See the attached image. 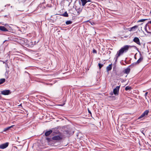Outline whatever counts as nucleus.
<instances>
[{
	"label": "nucleus",
	"mask_w": 151,
	"mask_h": 151,
	"mask_svg": "<svg viewBox=\"0 0 151 151\" xmlns=\"http://www.w3.org/2000/svg\"><path fill=\"white\" fill-rule=\"evenodd\" d=\"M130 46L128 45H126L124 46L117 51L116 55H115L114 59L115 61H116L118 58L120 56L123 55L124 53H126L128 50Z\"/></svg>",
	"instance_id": "nucleus-1"
},
{
	"label": "nucleus",
	"mask_w": 151,
	"mask_h": 151,
	"mask_svg": "<svg viewBox=\"0 0 151 151\" xmlns=\"http://www.w3.org/2000/svg\"><path fill=\"white\" fill-rule=\"evenodd\" d=\"M149 110H146L138 118V119H142V120L145 118V117L147 116L148 115L149 112Z\"/></svg>",
	"instance_id": "nucleus-2"
},
{
	"label": "nucleus",
	"mask_w": 151,
	"mask_h": 151,
	"mask_svg": "<svg viewBox=\"0 0 151 151\" xmlns=\"http://www.w3.org/2000/svg\"><path fill=\"white\" fill-rule=\"evenodd\" d=\"M62 138V136L60 134L59 135L53 137L52 139L55 140H61Z\"/></svg>",
	"instance_id": "nucleus-3"
},
{
	"label": "nucleus",
	"mask_w": 151,
	"mask_h": 151,
	"mask_svg": "<svg viewBox=\"0 0 151 151\" xmlns=\"http://www.w3.org/2000/svg\"><path fill=\"white\" fill-rule=\"evenodd\" d=\"M120 87V85L117 86L113 90V93L115 95H118Z\"/></svg>",
	"instance_id": "nucleus-4"
},
{
	"label": "nucleus",
	"mask_w": 151,
	"mask_h": 151,
	"mask_svg": "<svg viewBox=\"0 0 151 151\" xmlns=\"http://www.w3.org/2000/svg\"><path fill=\"white\" fill-rule=\"evenodd\" d=\"M133 41L137 44L141 45V43L140 42L139 39L138 37H135L133 40Z\"/></svg>",
	"instance_id": "nucleus-5"
},
{
	"label": "nucleus",
	"mask_w": 151,
	"mask_h": 151,
	"mask_svg": "<svg viewBox=\"0 0 151 151\" xmlns=\"http://www.w3.org/2000/svg\"><path fill=\"white\" fill-rule=\"evenodd\" d=\"M1 93L4 95H8L10 93L9 90H5L1 91Z\"/></svg>",
	"instance_id": "nucleus-6"
},
{
	"label": "nucleus",
	"mask_w": 151,
	"mask_h": 151,
	"mask_svg": "<svg viewBox=\"0 0 151 151\" xmlns=\"http://www.w3.org/2000/svg\"><path fill=\"white\" fill-rule=\"evenodd\" d=\"M8 143H6L0 145V149H4L8 147Z\"/></svg>",
	"instance_id": "nucleus-7"
},
{
	"label": "nucleus",
	"mask_w": 151,
	"mask_h": 151,
	"mask_svg": "<svg viewBox=\"0 0 151 151\" xmlns=\"http://www.w3.org/2000/svg\"><path fill=\"white\" fill-rule=\"evenodd\" d=\"M143 59V57L141 55H140V57L139 59L137 60V62L135 63L136 64H139L141 62Z\"/></svg>",
	"instance_id": "nucleus-8"
},
{
	"label": "nucleus",
	"mask_w": 151,
	"mask_h": 151,
	"mask_svg": "<svg viewBox=\"0 0 151 151\" xmlns=\"http://www.w3.org/2000/svg\"><path fill=\"white\" fill-rule=\"evenodd\" d=\"M0 30L4 32L8 31V30L6 28L2 26H0Z\"/></svg>",
	"instance_id": "nucleus-9"
},
{
	"label": "nucleus",
	"mask_w": 151,
	"mask_h": 151,
	"mask_svg": "<svg viewBox=\"0 0 151 151\" xmlns=\"http://www.w3.org/2000/svg\"><path fill=\"white\" fill-rule=\"evenodd\" d=\"M130 68L129 67H128L127 68L125 69L124 71V72L127 74H128L130 71Z\"/></svg>",
	"instance_id": "nucleus-10"
},
{
	"label": "nucleus",
	"mask_w": 151,
	"mask_h": 151,
	"mask_svg": "<svg viewBox=\"0 0 151 151\" xmlns=\"http://www.w3.org/2000/svg\"><path fill=\"white\" fill-rule=\"evenodd\" d=\"M52 132V131L51 130L47 131L45 133V135L46 136H48Z\"/></svg>",
	"instance_id": "nucleus-11"
},
{
	"label": "nucleus",
	"mask_w": 151,
	"mask_h": 151,
	"mask_svg": "<svg viewBox=\"0 0 151 151\" xmlns=\"http://www.w3.org/2000/svg\"><path fill=\"white\" fill-rule=\"evenodd\" d=\"M112 68L111 64H110L106 68V70L107 71L110 70Z\"/></svg>",
	"instance_id": "nucleus-12"
},
{
	"label": "nucleus",
	"mask_w": 151,
	"mask_h": 151,
	"mask_svg": "<svg viewBox=\"0 0 151 151\" xmlns=\"http://www.w3.org/2000/svg\"><path fill=\"white\" fill-rule=\"evenodd\" d=\"M14 126V125L10 127H7L6 128L4 129V131L5 132L6 131H7L10 128H12Z\"/></svg>",
	"instance_id": "nucleus-13"
},
{
	"label": "nucleus",
	"mask_w": 151,
	"mask_h": 151,
	"mask_svg": "<svg viewBox=\"0 0 151 151\" xmlns=\"http://www.w3.org/2000/svg\"><path fill=\"white\" fill-rule=\"evenodd\" d=\"M82 3V5L83 6H84L85 5V4L87 2L86 0H81Z\"/></svg>",
	"instance_id": "nucleus-14"
},
{
	"label": "nucleus",
	"mask_w": 151,
	"mask_h": 151,
	"mask_svg": "<svg viewBox=\"0 0 151 151\" xmlns=\"http://www.w3.org/2000/svg\"><path fill=\"white\" fill-rule=\"evenodd\" d=\"M132 88L130 86H127L125 87V90L126 91H128L131 90Z\"/></svg>",
	"instance_id": "nucleus-15"
},
{
	"label": "nucleus",
	"mask_w": 151,
	"mask_h": 151,
	"mask_svg": "<svg viewBox=\"0 0 151 151\" xmlns=\"http://www.w3.org/2000/svg\"><path fill=\"white\" fill-rule=\"evenodd\" d=\"M5 81V78H2L0 79V84H1Z\"/></svg>",
	"instance_id": "nucleus-16"
},
{
	"label": "nucleus",
	"mask_w": 151,
	"mask_h": 151,
	"mask_svg": "<svg viewBox=\"0 0 151 151\" xmlns=\"http://www.w3.org/2000/svg\"><path fill=\"white\" fill-rule=\"evenodd\" d=\"M72 23V22L71 21L69 20L66 21L65 22V24L67 25H69L71 24Z\"/></svg>",
	"instance_id": "nucleus-17"
},
{
	"label": "nucleus",
	"mask_w": 151,
	"mask_h": 151,
	"mask_svg": "<svg viewBox=\"0 0 151 151\" xmlns=\"http://www.w3.org/2000/svg\"><path fill=\"white\" fill-rule=\"evenodd\" d=\"M148 23H149L151 24V21H149ZM145 30L146 31V32L147 33H150L151 34V29H150V31H148L147 30V28H145Z\"/></svg>",
	"instance_id": "nucleus-18"
},
{
	"label": "nucleus",
	"mask_w": 151,
	"mask_h": 151,
	"mask_svg": "<svg viewBox=\"0 0 151 151\" xmlns=\"http://www.w3.org/2000/svg\"><path fill=\"white\" fill-rule=\"evenodd\" d=\"M62 15L65 17H68V14L66 12H65V13L63 14Z\"/></svg>",
	"instance_id": "nucleus-19"
},
{
	"label": "nucleus",
	"mask_w": 151,
	"mask_h": 151,
	"mask_svg": "<svg viewBox=\"0 0 151 151\" xmlns=\"http://www.w3.org/2000/svg\"><path fill=\"white\" fill-rule=\"evenodd\" d=\"M147 20V19H140V20H139L138 21V22H144V21H145V20Z\"/></svg>",
	"instance_id": "nucleus-20"
},
{
	"label": "nucleus",
	"mask_w": 151,
	"mask_h": 151,
	"mask_svg": "<svg viewBox=\"0 0 151 151\" xmlns=\"http://www.w3.org/2000/svg\"><path fill=\"white\" fill-rule=\"evenodd\" d=\"M98 65H99V68L100 69L103 66V64H101V63H99Z\"/></svg>",
	"instance_id": "nucleus-21"
},
{
	"label": "nucleus",
	"mask_w": 151,
	"mask_h": 151,
	"mask_svg": "<svg viewBox=\"0 0 151 151\" xmlns=\"http://www.w3.org/2000/svg\"><path fill=\"white\" fill-rule=\"evenodd\" d=\"M46 139L48 141L50 142L51 141V139L49 137H46Z\"/></svg>",
	"instance_id": "nucleus-22"
},
{
	"label": "nucleus",
	"mask_w": 151,
	"mask_h": 151,
	"mask_svg": "<svg viewBox=\"0 0 151 151\" xmlns=\"http://www.w3.org/2000/svg\"><path fill=\"white\" fill-rule=\"evenodd\" d=\"M137 26H135L134 27H132L131 28V30H132L133 29H134V28H137Z\"/></svg>",
	"instance_id": "nucleus-23"
},
{
	"label": "nucleus",
	"mask_w": 151,
	"mask_h": 151,
	"mask_svg": "<svg viewBox=\"0 0 151 151\" xmlns=\"http://www.w3.org/2000/svg\"><path fill=\"white\" fill-rule=\"evenodd\" d=\"M93 53H96L97 52V51H96L95 50V49H93Z\"/></svg>",
	"instance_id": "nucleus-24"
},
{
	"label": "nucleus",
	"mask_w": 151,
	"mask_h": 151,
	"mask_svg": "<svg viewBox=\"0 0 151 151\" xmlns=\"http://www.w3.org/2000/svg\"><path fill=\"white\" fill-rule=\"evenodd\" d=\"M147 93H148V92H146L145 93V95H144V96H145V99H147V97H146V96H147Z\"/></svg>",
	"instance_id": "nucleus-25"
},
{
	"label": "nucleus",
	"mask_w": 151,
	"mask_h": 151,
	"mask_svg": "<svg viewBox=\"0 0 151 151\" xmlns=\"http://www.w3.org/2000/svg\"><path fill=\"white\" fill-rule=\"evenodd\" d=\"M6 67V68H9V67L8 66V65L7 63H5Z\"/></svg>",
	"instance_id": "nucleus-26"
},
{
	"label": "nucleus",
	"mask_w": 151,
	"mask_h": 151,
	"mask_svg": "<svg viewBox=\"0 0 151 151\" xmlns=\"http://www.w3.org/2000/svg\"><path fill=\"white\" fill-rule=\"evenodd\" d=\"M88 112L89 113H90L91 114V111L88 109Z\"/></svg>",
	"instance_id": "nucleus-27"
},
{
	"label": "nucleus",
	"mask_w": 151,
	"mask_h": 151,
	"mask_svg": "<svg viewBox=\"0 0 151 151\" xmlns=\"http://www.w3.org/2000/svg\"><path fill=\"white\" fill-rule=\"evenodd\" d=\"M90 1L88 0V1H87V2Z\"/></svg>",
	"instance_id": "nucleus-28"
},
{
	"label": "nucleus",
	"mask_w": 151,
	"mask_h": 151,
	"mask_svg": "<svg viewBox=\"0 0 151 151\" xmlns=\"http://www.w3.org/2000/svg\"><path fill=\"white\" fill-rule=\"evenodd\" d=\"M5 26H6H6H8V25H6V24H5Z\"/></svg>",
	"instance_id": "nucleus-29"
},
{
	"label": "nucleus",
	"mask_w": 151,
	"mask_h": 151,
	"mask_svg": "<svg viewBox=\"0 0 151 151\" xmlns=\"http://www.w3.org/2000/svg\"><path fill=\"white\" fill-rule=\"evenodd\" d=\"M3 63H5V62H4V61H3Z\"/></svg>",
	"instance_id": "nucleus-30"
},
{
	"label": "nucleus",
	"mask_w": 151,
	"mask_h": 151,
	"mask_svg": "<svg viewBox=\"0 0 151 151\" xmlns=\"http://www.w3.org/2000/svg\"><path fill=\"white\" fill-rule=\"evenodd\" d=\"M150 13H151V11H150Z\"/></svg>",
	"instance_id": "nucleus-31"
}]
</instances>
